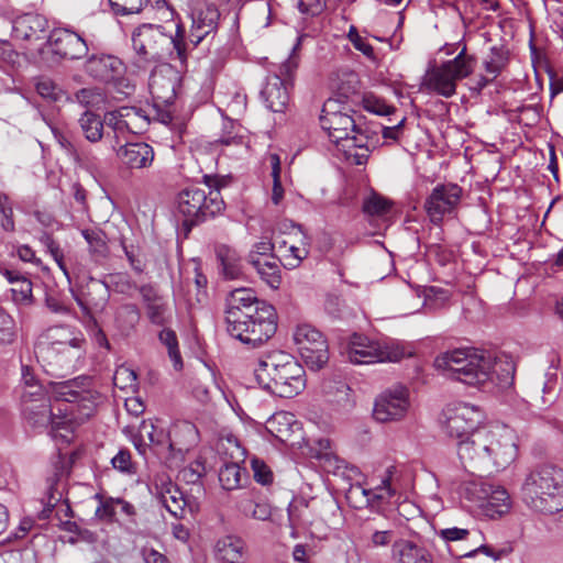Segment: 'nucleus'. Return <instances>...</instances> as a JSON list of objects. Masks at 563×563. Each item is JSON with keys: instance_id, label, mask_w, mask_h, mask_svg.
<instances>
[{"instance_id": "1", "label": "nucleus", "mask_w": 563, "mask_h": 563, "mask_svg": "<svg viewBox=\"0 0 563 563\" xmlns=\"http://www.w3.org/2000/svg\"><path fill=\"white\" fill-rule=\"evenodd\" d=\"M89 385L87 377L49 382L46 389L29 385L21 395L24 419L34 428L49 426L53 438L69 443L75 427L93 413L98 397Z\"/></svg>"}, {"instance_id": "2", "label": "nucleus", "mask_w": 563, "mask_h": 563, "mask_svg": "<svg viewBox=\"0 0 563 563\" xmlns=\"http://www.w3.org/2000/svg\"><path fill=\"white\" fill-rule=\"evenodd\" d=\"M434 367L449 378L477 387L490 384L500 388L509 387L515 374V364L510 358L496 357L476 349L446 351L435 357Z\"/></svg>"}, {"instance_id": "3", "label": "nucleus", "mask_w": 563, "mask_h": 563, "mask_svg": "<svg viewBox=\"0 0 563 563\" xmlns=\"http://www.w3.org/2000/svg\"><path fill=\"white\" fill-rule=\"evenodd\" d=\"M457 455L465 468L486 474L497 473L517 459V435L506 424H485L473 438L459 443Z\"/></svg>"}, {"instance_id": "4", "label": "nucleus", "mask_w": 563, "mask_h": 563, "mask_svg": "<svg viewBox=\"0 0 563 563\" xmlns=\"http://www.w3.org/2000/svg\"><path fill=\"white\" fill-rule=\"evenodd\" d=\"M440 53L446 56L454 55L452 59L428 67L421 89L443 98H451L456 93L457 82L471 76L476 66V59L467 54L466 44L459 41L456 44H445Z\"/></svg>"}, {"instance_id": "5", "label": "nucleus", "mask_w": 563, "mask_h": 563, "mask_svg": "<svg viewBox=\"0 0 563 563\" xmlns=\"http://www.w3.org/2000/svg\"><path fill=\"white\" fill-rule=\"evenodd\" d=\"M257 384L273 395L291 398L306 387L302 366L289 354L275 352L260 360L254 368Z\"/></svg>"}, {"instance_id": "6", "label": "nucleus", "mask_w": 563, "mask_h": 563, "mask_svg": "<svg viewBox=\"0 0 563 563\" xmlns=\"http://www.w3.org/2000/svg\"><path fill=\"white\" fill-rule=\"evenodd\" d=\"M526 505L542 514L563 509V468L547 464L532 470L521 487Z\"/></svg>"}, {"instance_id": "7", "label": "nucleus", "mask_w": 563, "mask_h": 563, "mask_svg": "<svg viewBox=\"0 0 563 563\" xmlns=\"http://www.w3.org/2000/svg\"><path fill=\"white\" fill-rule=\"evenodd\" d=\"M206 188L192 185L179 191L176 197V210L184 217L185 225H195L208 217L220 213L224 202L217 181L209 176L203 177Z\"/></svg>"}, {"instance_id": "8", "label": "nucleus", "mask_w": 563, "mask_h": 563, "mask_svg": "<svg viewBox=\"0 0 563 563\" xmlns=\"http://www.w3.org/2000/svg\"><path fill=\"white\" fill-rule=\"evenodd\" d=\"M321 128L328 133L331 142L342 147L346 156H352V150L366 146L367 136L356 125L347 111L341 110L335 99L324 102L320 115Z\"/></svg>"}, {"instance_id": "9", "label": "nucleus", "mask_w": 563, "mask_h": 563, "mask_svg": "<svg viewBox=\"0 0 563 563\" xmlns=\"http://www.w3.org/2000/svg\"><path fill=\"white\" fill-rule=\"evenodd\" d=\"M344 354L351 363L362 365L399 362L412 356L413 352L400 342L380 343L366 335L354 333L349 338Z\"/></svg>"}, {"instance_id": "10", "label": "nucleus", "mask_w": 563, "mask_h": 563, "mask_svg": "<svg viewBox=\"0 0 563 563\" xmlns=\"http://www.w3.org/2000/svg\"><path fill=\"white\" fill-rule=\"evenodd\" d=\"M277 329V317L273 306H262L256 313L227 322L228 333L251 347H257L271 339Z\"/></svg>"}, {"instance_id": "11", "label": "nucleus", "mask_w": 563, "mask_h": 563, "mask_svg": "<svg viewBox=\"0 0 563 563\" xmlns=\"http://www.w3.org/2000/svg\"><path fill=\"white\" fill-rule=\"evenodd\" d=\"M443 426L446 434L457 444L473 438L483 428L486 419L484 410L471 402L459 401L446 406L443 411Z\"/></svg>"}, {"instance_id": "12", "label": "nucleus", "mask_w": 563, "mask_h": 563, "mask_svg": "<svg viewBox=\"0 0 563 563\" xmlns=\"http://www.w3.org/2000/svg\"><path fill=\"white\" fill-rule=\"evenodd\" d=\"M294 342L305 364L320 369L329 360L328 343L323 334L310 324H300L294 332Z\"/></svg>"}, {"instance_id": "13", "label": "nucleus", "mask_w": 563, "mask_h": 563, "mask_svg": "<svg viewBox=\"0 0 563 563\" xmlns=\"http://www.w3.org/2000/svg\"><path fill=\"white\" fill-rule=\"evenodd\" d=\"M468 498L476 504L483 515L496 519L509 512L511 499L501 486L486 482L471 483L467 488Z\"/></svg>"}, {"instance_id": "14", "label": "nucleus", "mask_w": 563, "mask_h": 563, "mask_svg": "<svg viewBox=\"0 0 563 563\" xmlns=\"http://www.w3.org/2000/svg\"><path fill=\"white\" fill-rule=\"evenodd\" d=\"M409 390L397 385L384 390L375 400L373 416L379 422H391L404 419L409 410Z\"/></svg>"}, {"instance_id": "15", "label": "nucleus", "mask_w": 563, "mask_h": 563, "mask_svg": "<svg viewBox=\"0 0 563 563\" xmlns=\"http://www.w3.org/2000/svg\"><path fill=\"white\" fill-rule=\"evenodd\" d=\"M462 188L456 184L437 185L426 200L424 209L431 222L439 224L451 217L461 201Z\"/></svg>"}, {"instance_id": "16", "label": "nucleus", "mask_w": 563, "mask_h": 563, "mask_svg": "<svg viewBox=\"0 0 563 563\" xmlns=\"http://www.w3.org/2000/svg\"><path fill=\"white\" fill-rule=\"evenodd\" d=\"M179 81V73L172 65L162 64L155 67L148 82L153 99L168 108L176 97V88Z\"/></svg>"}, {"instance_id": "17", "label": "nucleus", "mask_w": 563, "mask_h": 563, "mask_svg": "<svg viewBox=\"0 0 563 563\" xmlns=\"http://www.w3.org/2000/svg\"><path fill=\"white\" fill-rule=\"evenodd\" d=\"M275 254L285 268H297L309 254V244L301 232L287 239H275Z\"/></svg>"}, {"instance_id": "18", "label": "nucleus", "mask_w": 563, "mask_h": 563, "mask_svg": "<svg viewBox=\"0 0 563 563\" xmlns=\"http://www.w3.org/2000/svg\"><path fill=\"white\" fill-rule=\"evenodd\" d=\"M262 306L271 305L258 300L255 292L250 288H236L228 297L225 321L236 322L239 318L258 312Z\"/></svg>"}, {"instance_id": "19", "label": "nucleus", "mask_w": 563, "mask_h": 563, "mask_svg": "<svg viewBox=\"0 0 563 563\" xmlns=\"http://www.w3.org/2000/svg\"><path fill=\"white\" fill-rule=\"evenodd\" d=\"M140 294L151 323L165 327L172 322L173 308L167 298L161 296L157 290L150 285L142 286Z\"/></svg>"}, {"instance_id": "20", "label": "nucleus", "mask_w": 563, "mask_h": 563, "mask_svg": "<svg viewBox=\"0 0 563 563\" xmlns=\"http://www.w3.org/2000/svg\"><path fill=\"white\" fill-rule=\"evenodd\" d=\"M104 122L114 131L117 136L123 135L125 132L137 133L147 124L146 117L140 110L130 107L107 112Z\"/></svg>"}, {"instance_id": "21", "label": "nucleus", "mask_w": 563, "mask_h": 563, "mask_svg": "<svg viewBox=\"0 0 563 563\" xmlns=\"http://www.w3.org/2000/svg\"><path fill=\"white\" fill-rule=\"evenodd\" d=\"M13 31L18 35H34L36 33L48 32L51 35H55L58 32L77 33L69 26H62L60 22H49L47 19L37 13H27L18 18L13 23Z\"/></svg>"}, {"instance_id": "22", "label": "nucleus", "mask_w": 563, "mask_h": 563, "mask_svg": "<svg viewBox=\"0 0 563 563\" xmlns=\"http://www.w3.org/2000/svg\"><path fill=\"white\" fill-rule=\"evenodd\" d=\"M110 291L106 283L90 278L86 290H81L75 299L87 314L102 311L109 300Z\"/></svg>"}, {"instance_id": "23", "label": "nucleus", "mask_w": 563, "mask_h": 563, "mask_svg": "<svg viewBox=\"0 0 563 563\" xmlns=\"http://www.w3.org/2000/svg\"><path fill=\"white\" fill-rule=\"evenodd\" d=\"M117 156L128 168L141 169L152 165L155 154L151 145L137 142L120 146Z\"/></svg>"}, {"instance_id": "24", "label": "nucleus", "mask_w": 563, "mask_h": 563, "mask_svg": "<svg viewBox=\"0 0 563 563\" xmlns=\"http://www.w3.org/2000/svg\"><path fill=\"white\" fill-rule=\"evenodd\" d=\"M266 430L283 443L295 444L292 437L301 433L300 423L296 420L295 415L288 411H279L274 413L266 421Z\"/></svg>"}, {"instance_id": "25", "label": "nucleus", "mask_w": 563, "mask_h": 563, "mask_svg": "<svg viewBox=\"0 0 563 563\" xmlns=\"http://www.w3.org/2000/svg\"><path fill=\"white\" fill-rule=\"evenodd\" d=\"M123 63L115 56L102 55L91 57L87 63V71L95 78L110 84L124 74Z\"/></svg>"}, {"instance_id": "26", "label": "nucleus", "mask_w": 563, "mask_h": 563, "mask_svg": "<svg viewBox=\"0 0 563 563\" xmlns=\"http://www.w3.org/2000/svg\"><path fill=\"white\" fill-rule=\"evenodd\" d=\"M390 559L395 563H433L432 555L413 541L398 539L390 549Z\"/></svg>"}, {"instance_id": "27", "label": "nucleus", "mask_w": 563, "mask_h": 563, "mask_svg": "<svg viewBox=\"0 0 563 563\" xmlns=\"http://www.w3.org/2000/svg\"><path fill=\"white\" fill-rule=\"evenodd\" d=\"M170 440L168 450L178 453L188 452L199 442V432L196 426L189 421H178L168 431Z\"/></svg>"}, {"instance_id": "28", "label": "nucleus", "mask_w": 563, "mask_h": 563, "mask_svg": "<svg viewBox=\"0 0 563 563\" xmlns=\"http://www.w3.org/2000/svg\"><path fill=\"white\" fill-rule=\"evenodd\" d=\"M84 344L68 346H42L41 355L49 364L59 368H70L84 354Z\"/></svg>"}, {"instance_id": "29", "label": "nucleus", "mask_w": 563, "mask_h": 563, "mask_svg": "<svg viewBox=\"0 0 563 563\" xmlns=\"http://www.w3.org/2000/svg\"><path fill=\"white\" fill-rule=\"evenodd\" d=\"M401 489L400 471L397 466H388L382 478L380 484L368 490L364 489V495L368 500L387 501L396 496Z\"/></svg>"}, {"instance_id": "30", "label": "nucleus", "mask_w": 563, "mask_h": 563, "mask_svg": "<svg viewBox=\"0 0 563 563\" xmlns=\"http://www.w3.org/2000/svg\"><path fill=\"white\" fill-rule=\"evenodd\" d=\"M286 85L287 82H285L278 75H274L268 78L261 93L266 107L271 111L282 113L288 106L289 93Z\"/></svg>"}, {"instance_id": "31", "label": "nucleus", "mask_w": 563, "mask_h": 563, "mask_svg": "<svg viewBox=\"0 0 563 563\" xmlns=\"http://www.w3.org/2000/svg\"><path fill=\"white\" fill-rule=\"evenodd\" d=\"M228 443L234 446V451L231 453L234 461L223 464L219 471V481L224 489L232 490L241 485L242 468L239 463L244 459V450L235 441L229 439Z\"/></svg>"}, {"instance_id": "32", "label": "nucleus", "mask_w": 563, "mask_h": 563, "mask_svg": "<svg viewBox=\"0 0 563 563\" xmlns=\"http://www.w3.org/2000/svg\"><path fill=\"white\" fill-rule=\"evenodd\" d=\"M214 553L223 563H241L246 554V544L238 536H224L217 541Z\"/></svg>"}, {"instance_id": "33", "label": "nucleus", "mask_w": 563, "mask_h": 563, "mask_svg": "<svg viewBox=\"0 0 563 563\" xmlns=\"http://www.w3.org/2000/svg\"><path fill=\"white\" fill-rule=\"evenodd\" d=\"M73 344H85L82 333L70 327L58 325L49 328L45 334V341L40 343L42 346H68Z\"/></svg>"}, {"instance_id": "34", "label": "nucleus", "mask_w": 563, "mask_h": 563, "mask_svg": "<svg viewBox=\"0 0 563 563\" xmlns=\"http://www.w3.org/2000/svg\"><path fill=\"white\" fill-rule=\"evenodd\" d=\"M217 258L220 263V272L225 279H239L243 275L242 257L236 250L220 245L217 249Z\"/></svg>"}, {"instance_id": "35", "label": "nucleus", "mask_w": 563, "mask_h": 563, "mask_svg": "<svg viewBox=\"0 0 563 563\" xmlns=\"http://www.w3.org/2000/svg\"><path fill=\"white\" fill-rule=\"evenodd\" d=\"M139 438L140 443L135 442V448L140 453H144L146 441L152 445L168 449L170 434H168L163 427L157 426L152 421L144 420L139 428Z\"/></svg>"}, {"instance_id": "36", "label": "nucleus", "mask_w": 563, "mask_h": 563, "mask_svg": "<svg viewBox=\"0 0 563 563\" xmlns=\"http://www.w3.org/2000/svg\"><path fill=\"white\" fill-rule=\"evenodd\" d=\"M250 263L254 266L261 278L272 288L280 285V271L274 257L250 255Z\"/></svg>"}, {"instance_id": "37", "label": "nucleus", "mask_w": 563, "mask_h": 563, "mask_svg": "<svg viewBox=\"0 0 563 563\" xmlns=\"http://www.w3.org/2000/svg\"><path fill=\"white\" fill-rule=\"evenodd\" d=\"M33 85L37 95L46 102H62L69 99L68 93L47 76H36Z\"/></svg>"}, {"instance_id": "38", "label": "nucleus", "mask_w": 563, "mask_h": 563, "mask_svg": "<svg viewBox=\"0 0 563 563\" xmlns=\"http://www.w3.org/2000/svg\"><path fill=\"white\" fill-rule=\"evenodd\" d=\"M238 509L244 517L261 521H266L272 516V506L264 499H256L251 495L239 500Z\"/></svg>"}, {"instance_id": "39", "label": "nucleus", "mask_w": 563, "mask_h": 563, "mask_svg": "<svg viewBox=\"0 0 563 563\" xmlns=\"http://www.w3.org/2000/svg\"><path fill=\"white\" fill-rule=\"evenodd\" d=\"M161 501L174 517H181L187 504L184 494L172 483L161 492Z\"/></svg>"}, {"instance_id": "40", "label": "nucleus", "mask_w": 563, "mask_h": 563, "mask_svg": "<svg viewBox=\"0 0 563 563\" xmlns=\"http://www.w3.org/2000/svg\"><path fill=\"white\" fill-rule=\"evenodd\" d=\"M159 342L167 349L168 357L176 371L183 369V358L179 351L178 339L174 330L165 327L158 333Z\"/></svg>"}, {"instance_id": "41", "label": "nucleus", "mask_w": 563, "mask_h": 563, "mask_svg": "<svg viewBox=\"0 0 563 563\" xmlns=\"http://www.w3.org/2000/svg\"><path fill=\"white\" fill-rule=\"evenodd\" d=\"M79 125L85 137L89 142L96 143L101 140L103 132V122L97 114L90 111H86L79 119Z\"/></svg>"}, {"instance_id": "42", "label": "nucleus", "mask_w": 563, "mask_h": 563, "mask_svg": "<svg viewBox=\"0 0 563 563\" xmlns=\"http://www.w3.org/2000/svg\"><path fill=\"white\" fill-rule=\"evenodd\" d=\"M311 450L314 457L323 462L324 468L328 471H331L332 468H339V460L332 450V442L330 439H318Z\"/></svg>"}, {"instance_id": "43", "label": "nucleus", "mask_w": 563, "mask_h": 563, "mask_svg": "<svg viewBox=\"0 0 563 563\" xmlns=\"http://www.w3.org/2000/svg\"><path fill=\"white\" fill-rule=\"evenodd\" d=\"M98 506L95 511L96 518L107 522H120L118 517V498L103 497L100 494L95 495Z\"/></svg>"}, {"instance_id": "44", "label": "nucleus", "mask_w": 563, "mask_h": 563, "mask_svg": "<svg viewBox=\"0 0 563 563\" xmlns=\"http://www.w3.org/2000/svg\"><path fill=\"white\" fill-rule=\"evenodd\" d=\"M393 202L376 192L371 194L363 202V211L371 217H386L389 214Z\"/></svg>"}, {"instance_id": "45", "label": "nucleus", "mask_w": 563, "mask_h": 563, "mask_svg": "<svg viewBox=\"0 0 563 563\" xmlns=\"http://www.w3.org/2000/svg\"><path fill=\"white\" fill-rule=\"evenodd\" d=\"M16 338L14 319L0 306V346L12 344Z\"/></svg>"}, {"instance_id": "46", "label": "nucleus", "mask_w": 563, "mask_h": 563, "mask_svg": "<svg viewBox=\"0 0 563 563\" xmlns=\"http://www.w3.org/2000/svg\"><path fill=\"white\" fill-rule=\"evenodd\" d=\"M271 165H272V177H273V189H272V202L275 206H278L284 199V188L280 183V158L277 154H272L269 156Z\"/></svg>"}, {"instance_id": "47", "label": "nucleus", "mask_w": 563, "mask_h": 563, "mask_svg": "<svg viewBox=\"0 0 563 563\" xmlns=\"http://www.w3.org/2000/svg\"><path fill=\"white\" fill-rule=\"evenodd\" d=\"M508 60V53L504 48H492V54L488 59L485 60V70L492 78H496L498 74L506 66Z\"/></svg>"}, {"instance_id": "48", "label": "nucleus", "mask_w": 563, "mask_h": 563, "mask_svg": "<svg viewBox=\"0 0 563 563\" xmlns=\"http://www.w3.org/2000/svg\"><path fill=\"white\" fill-rule=\"evenodd\" d=\"M12 300L16 305L27 306L32 302V283L25 277H16V284L11 288Z\"/></svg>"}, {"instance_id": "49", "label": "nucleus", "mask_w": 563, "mask_h": 563, "mask_svg": "<svg viewBox=\"0 0 563 563\" xmlns=\"http://www.w3.org/2000/svg\"><path fill=\"white\" fill-rule=\"evenodd\" d=\"M362 104L366 111L378 115H388L394 111L391 106L374 93H365L362 98Z\"/></svg>"}, {"instance_id": "50", "label": "nucleus", "mask_w": 563, "mask_h": 563, "mask_svg": "<svg viewBox=\"0 0 563 563\" xmlns=\"http://www.w3.org/2000/svg\"><path fill=\"white\" fill-rule=\"evenodd\" d=\"M113 384L122 390H134L136 387V374L133 369L126 366H119L113 375Z\"/></svg>"}, {"instance_id": "51", "label": "nucleus", "mask_w": 563, "mask_h": 563, "mask_svg": "<svg viewBox=\"0 0 563 563\" xmlns=\"http://www.w3.org/2000/svg\"><path fill=\"white\" fill-rule=\"evenodd\" d=\"M148 0H109L114 14H134L139 13Z\"/></svg>"}, {"instance_id": "52", "label": "nucleus", "mask_w": 563, "mask_h": 563, "mask_svg": "<svg viewBox=\"0 0 563 563\" xmlns=\"http://www.w3.org/2000/svg\"><path fill=\"white\" fill-rule=\"evenodd\" d=\"M300 45H301V37H297L296 43L292 46L291 54L289 55L287 60H285L280 65L279 74H277V75L280 76V78L285 82H288L291 80L292 75L298 67L299 59H298V56L296 55V52L300 47Z\"/></svg>"}, {"instance_id": "53", "label": "nucleus", "mask_w": 563, "mask_h": 563, "mask_svg": "<svg viewBox=\"0 0 563 563\" xmlns=\"http://www.w3.org/2000/svg\"><path fill=\"white\" fill-rule=\"evenodd\" d=\"M118 517L120 519L121 525H123L126 529H132L136 527V509L135 507L121 498H118Z\"/></svg>"}, {"instance_id": "54", "label": "nucleus", "mask_w": 563, "mask_h": 563, "mask_svg": "<svg viewBox=\"0 0 563 563\" xmlns=\"http://www.w3.org/2000/svg\"><path fill=\"white\" fill-rule=\"evenodd\" d=\"M558 384V366L551 365L544 374L542 384L543 402L550 404L555 398V389Z\"/></svg>"}, {"instance_id": "55", "label": "nucleus", "mask_w": 563, "mask_h": 563, "mask_svg": "<svg viewBox=\"0 0 563 563\" xmlns=\"http://www.w3.org/2000/svg\"><path fill=\"white\" fill-rule=\"evenodd\" d=\"M66 41V49L64 51V56L75 59L82 57L87 51L88 45L85 41V37H65Z\"/></svg>"}, {"instance_id": "56", "label": "nucleus", "mask_w": 563, "mask_h": 563, "mask_svg": "<svg viewBox=\"0 0 563 563\" xmlns=\"http://www.w3.org/2000/svg\"><path fill=\"white\" fill-rule=\"evenodd\" d=\"M307 510V506L306 505H301V506H290L288 508V521H289V526L291 528V538L296 539L298 537L297 534V529L302 526V525H306L307 522L302 519L303 517V512Z\"/></svg>"}, {"instance_id": "57", "label": "nucleus", "mask_w": 563, "mask_h": 563, "mask_svg": "<svg viewBox=\"0 0 563 563\" xmlns=\"http://www.w3.org/2000/svg\"><path fill=\"white\" fill-rule=\"evenodd\" d=\"M81 234L91 252L103 253L106 251V242L102 232L98 230H82Z\"/></svg>"}, {"instance_id": "58", "label": "nucleus", "mask_w": 563, "mask_h": 563, "mask_svg": "<svg viewBox=\"0 0 563 563\" xmlns=\"http://www.w3.org/2000/svg\"><path fill=\"white\" fill-rule=\"evenodd\" d=\"M113 468L131 474L134 472V466L131 460V453L128 450H120L111 460Z\"/></svg>"}, {"instance_id": "59", "label": "nucleus", "mask_w": 563, "mask_h": 563, "mask_svg": "<svg viewBox=\"0 0 563 563\" xmlns=\"http://www.w3.org/2000/svg\"><path fill=\"white\" fill-rule=\"evenodd\" d=\"M251 466L256 482L265 485L273 481V474L263 461L254 457L251 461Z\"/></svg>"}, {"instance_id": "60", "label": "nucleus", "mask_w": 563, "mask_h": 563, "mask_svg": "<svg viewBox=\"0 0 563 563\" xmlns=\"http://www.w3.org/2000/svg\"><path fill=\"white\" fill-rule=\"evenodd\" d=\"M439 537L445 542L464 540L468 537L470 530L463 528H446L438 532Z\"/></svg>"}, {"instance_id": "61", "label": "nucleus", "mask_w": 563, "mask_h": 563, "mask_svg": "<svg viewBox=\"0 0 563 563\" xmlns=\"http://www.w3.org/2000/svg\"><path fill=\"white\" fill-rule=\"evenodd\" d=\"M394 532L391 530L375 531L371 537L374 547H386L393 540Z\"/></svg>"}, {"instance_id": "62", "label": "nucleus", "mask_w": 563, "mask_h": 563, "mask_svg": "<svg viewBox=\"0 0 563 563\" xmlns=\"http://www.w3.org/2000/svg\"><path fill=\"white\" fill-rule=\"evenodd\" d=\"M142 555L145 563H169L164 554L152 548H144Z\"/></svg>"}, {"instance_id": "63", "label": "nucleus", "mask_w": 563, "mask_h": 563, "mask_svg": "<svg viewBox=\"0 0 563 563\" xmlns=\"http://www.w3.org/2000/svg\"><path fill=\"white\" fill-rule=\"evenodd\" d=\"M110 84L124 96H130L135 87V85L129 78L123 77V75H121L118 80H112Z\"/></svg>"}, {"instance_id": "64", "label": "nucleus", "mask_w": 563, "mask_h": 563, "mask_svg": "<svg viewBox=\"0 0 563 563\" xmlns=\"http://www.w3.org/2000/svg\"><path fill=\"white\" fill-rule=\"evenodd\" d=\"M125 409L131 415L137 417L142 415L145 410V406L139 397H130L125 399L124 402Z\"/></svg>"}]
</instances>
